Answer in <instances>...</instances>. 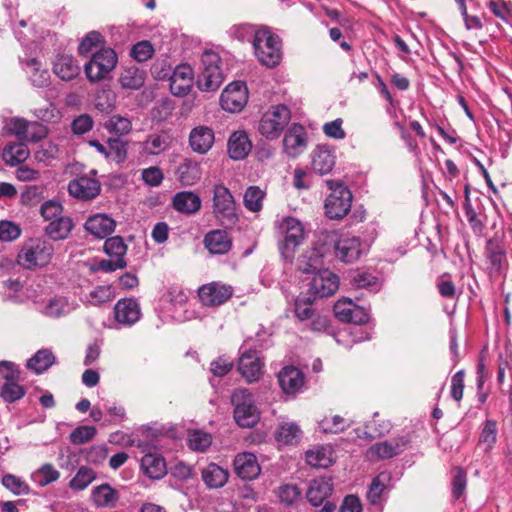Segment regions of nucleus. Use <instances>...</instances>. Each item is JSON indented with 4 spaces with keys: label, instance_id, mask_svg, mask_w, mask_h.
I'll list each match as a JSON object with an SVG mask.
<instances>
[{
    "label": "nucleus",
    "instance_id": "obj_10",
    "mask_svg": "<svg viewBox=\"0 0 512 512\" xmlns=\"http://www.w3.org/2000/svg\"><path fill=\"white\" fill-rule=\"evenodd\" d=\"M53 252V246L49 242L34 240L21 249L18 262L28 269L44 266L50 261Z\"/></svg>",
    "mask_w": 512,
    "mask_h": 512
},
{
    "label": "nucleus",
    "instance_id": "obj_43",
    "mask_svg": "<svg viewBox=\"0 0 512 512\" xmlns=\"http://www.w3.org/2000/svg\"><path fill=\"white\" fill-rule=\"evenodd\" d=\"M31 477L38 486L45 487L58 480L60 473L52 464L46 463L33 472Z\"/></svg>",
    "mask_w": 512,
    "mask_h": 512
},
{
    "label": "nucleus",
    "instance_id": "obj_33",
    "mask_svg": "<svg viewBox=\"0 0 512 512\" xmlns=\"http://www.w3.org/2000/svg\"><path fill=\"white\" fill-rule=\"evenodd\" d=\"M25 71L33 87L46 88L50 85L51 75L48 69L42 68L41 63L36 58L28 59L25 62Z\"/></svg>",
    "mask_w": 512,
    "mask_h": 512
},
{
    "label": "nucleus",
    "instance_id": "obj_29",
    "mask_svg": "<svg viewBox=\"0 0 512 512\" xmlns=\"http://www.w3.org/2000/svg\"><path fill=\"white\" fill-rule=\"evenodd\" d=\"M145 72L143 70L135 69L133 75L130 76V98L133 97L137 107H145L153 100V92L150 89L139 91L138 88L144 84Z\"/></svg>",
    "mask_w": 512,
    "mask_h": 512
},
{
    "label": "nucleus",
    "instance_id": "obj_19",
    "mask_svg": "<svg viewBox=\"0 0 512 512\" xmlns=\"http://www.w3.org/2000/svg\"><path fill=\"white\" fill-rule=\"evenodd\" d=\"M404 438L391 439L372 445L366 452L370 461H378L392 458L400 454L406 447Z\"/></svg>",
    "mask_w": 512,
    "mask_h": 512
},
{
    "label": "nucleus",
    "instance_id": "obj_6",
    "mask_svg": "<svg viewBox=\"0 0 512 512\" xmlns=\"http://www.w3.org/2000/svg\"><path fill=\"white\" fill-rule=\"evenodd\" d=\"M202 71L197 79V87L201 91L214 92L224 80L220 68V57L213 51H205L201 57Z\"/></svg>",
    "mask_w": 512,
    "mask_h": 512
},
{
    "label": "nucleus",
    "instance_id": "obj_9",
    "mask_svg": "<svg viewBox=\"0 0 512 512\" xmlns=\"http://www.w3.org/2000/svg\"><path fill=\"white\" fill-rule=\"evenodd\" d=\"M116 64V52L111 48H102L84 65V72L90 82H100L107 78Z\"/></svg>",
    "mask_w": 512,
    "mask_h": 512
},
{
    "label": "nucleus",
    "instance_id": "obj_46",
    "mask_svg": "<svg viewBox=\"0 0 512 512\" xmlns=\"http://www.w3.org/2000/svg\"><path fill=\"white\" fill-rule=\"evenodd\" d=\"M188 443L193 451L204 452L211 446L212 437L202 430H191L188 433Z\"/></svg>",
    "mask_w": 512,
    "mask_h": 512
},
{
    "label": "nucleus",
    "instance_id": "obj_63",
    "mask_svg": "<svg viewBox=\"0 0 512 512\" xmlns=\"http://www.w3.org/2000/svg\"><path fill=\"white\" fill-rule=\"evenodd\" d=\"M28 121L23 118H11L5 128L8 133L15 135L20 141H24Z\"/></svg>",
    "mask_w": 512,
    "mask_h": 512
},
{
    "label": "nucleus",
    "instance_id": "obj_17",
    "mask_svg": "<svg viewBox=\"0 0 512 512\" xmlns=\"http://www.w3.org/2000/svg\"><path fill=\"white\" fill-rule=\"evenodd\" d=\"M307 147L305 128L297 123L292 124L283 139L284 152L292 158L302 154Z\"/></svg>",
    "mask_w": 512,
    "mask_h": 512
},
{
    "label": "nucleus",
    "instance_id": "obj_35",
    "mask_svg": "<svg viewBox=\"0 0 512 512\" xmlns=\"http://www.w3.org/2000/svg\"><path fill=\"white\" fill-rule=\"evenodd\" d=\"M205 247L212 254H225L232 247V240L225 230H213L204 238Z\"/></svg>",
    "mask_w": 512,
    "mask_h": 512
},
{
    "label": "nucleus",
    "instance_id": "obj_52",
    "mask_svg": "<svg viewBox=\"0 0 512 512\" xmlns=\"http://www.w3.org/2000/svg\"><path fill=\"white\" fill-rule=\"evenodd\" d=\"M126 266V262L122 258L118 259H101L95 260L89 264V269L91 272H114L117 269H122Z\"/></svg>",
    "mask_w": 512,
    "mask_h": 512
},
{
    "label": "nucleus",
    "instance_id": "obj_18",
    "mask_svg": "<svg viewBox=\"0 0 512 512\" xmlns=\"http://www.w3.org/2000/svg\"><path fill=\"white\" fill-rule=\"evenodd\" d=\"M333 310L335 316L342 322L363 324L369 319L365 309L356 305L350 299L338 300Z\"/></svg>",
    "mask_w": 512,
    "mask_h": 512
},
{
    "label": "nucleus",
    "instance_id": "obj_45",
    "mask_svg": "<svg viewBox=\"0 0 512 512\" xmlns=\"http://www.w3.org/2000/svg\"><path fill=\"white\" fill-rule=\"evenodd\" d=\"M26 394V389L20 385V381L3 383L0 389V397L5 403H14L22 399Z\"/></svg>",
    "mask_w": 512,
    "mask_h": 512
},
{
    "label": "nucleus",
    "instance_id": "obj_1",
    "mask_svg": "<svg viewBox=\"0 0 512 512\" xmlns=\"http://www.w3.org/2000/svg\"><path fill=\"white\" fill-rule=\"evenodd\" d=\"M107 128L111 133L108 147L97 140H92L89 144L104 155L105 158L121 163L126 159L128 151V118L112 116L107 124Z\"/></svg>",
    "mask_w": 512,
    "mask_h": 512
},
{
    "label": "nucleus",
    "instance_id": "obj_36",
    "mask_svg": "<svg viewBox=\"0 0 512 512\" xmlns=\"http://www.w3.org/2000/svg\"><path fill=\"white\" fill-rule=\"evenodd\" d=\"M91 500L98 508L115 507L119 500V493L109 484L95 486L91 491Z\"/></svg>",
    "mask_w": 512,
    "mask_h": 512
},
{
    "label": "nucleus",
    "instance_id": "obj_13",
    "mask_svg": "<svg viewBox=\"0 0 512 512\" xmlns=\"http://www.w3.org/2000/svg\"><path fill=\"white\" fill-rule=\"evenodd\" d=\"M368 249V245L357 236H344L335 245V256L344 263H353Z\"/></svg>",
    "mask_w": 512,
    "mask_h": 512
},
{
    "label": "nucleus",
    "instance_id": "obj_20",
    "mask_svg": "<svg viewBox=\"0 0 512 512\" xmlns=\"http://www.w3.org/2000/svg\"><path fill=\"white\" fill-rule=\"evenodd\" d=\"M188 142L193 152L204 155L213 147L215 142V133L212 128L205 125H199L190 131Z\"/></svg>",
    "mask_w": 512,
    "mask_h": 512
},
{
    "label": "nucleus",
    "instance_id": "obj_37",
    "mask_svg": "<svg viewBox=\"0 0 512 512\" xmlns=\"http://www.w3.org/2000/svg\"><path fill=\"white\" fill-rule=\"evenodd\" d=\"M56 361V357L51 349L44 348L38 350L31 358L27 360V369L36 374H42L47 371Z\"/></svg>",
    "mask_w": 512,
    "mask_h": 512
},
{
    "label": "nucleus",
    "instance_id": "obj_38",
    "mask_svg": "<svg viewBox=\"0 0 512 512\" xmlns=\"http://www.w3.org/2000/svg\"><path fill=\"white\" fill-rule=\"evenodd\" d=\"M30 151L23 141L18 143H10L6 145L2 151V159L9 166H16L29 157Z\"/></svg>",
    "mask_w": 512,
    "mask_h": 512
},
{
    "label": "nucleus",
    "instance_id": "obj_28",
    "mask_svg": "<svg viewBox=\"0 0 512 512\" xmlns=\"http://www.w3.org/2000/svg\"><path fill=\"white\" fill-rule=\"evenodd\" d=\"M252 149V142L245 131H235L228 140V154L233 160H243Z\"/></svg>",
    "mask_w": 512,
    "mask_h": 512
},
{
    "label": "nucleus",
    "instance_id": "obj_4",
    "mask_svg": "<svg viewBox=\"0 0 512 512\" xmlns=\"http://www.w3.org/2000/svg\"><path fill=\"white\" fill-rule=\"evenodd\" d=\"M213 214L226 228L233 227L239 220L234 197L223 184H216L213 188Z\"/></svg>",
    "mask_w": 512,
    "mask_h": 512
},
{
    "label": "nucleus",
    "instance_id": "obj_7",
    "mask_svg": "<svg viewBox=\"0 0 512 512\" xmlns=\"http://www.w3.org/2000/svg\"><path fill=\"white\" fill-rule=\"evenodd\" d=\"M291 112L285 105L272 106L261 117L258 130L266 139H277L289 124Z\"/></svg>",
    "mask_w": 512,
    "mask_h": 512
},
{
    "label": "nucleus",
    "instance_id": "obj_60",
    "mask_svg": "<svg viewBox=\"0 0 512 512\" xmlns=\"http://www.w3.org/2000/svg\"><path fill=\"white\" fill-rule=\"evenodd\" d=\"M63 207L58 201H45L40 208V213L46 221H53L62 217Z\"/></svg>",
    "mask_w": 512,
    "mask_h": 512
},
{
    "label": "nucleus",
    "instance_id": "obj_16",
    "mask_svg": "<svg viewBox=\"0 0 512 512\" xmlns=\"http://www.w3.org/2000/svg\"><path fill=\"white\" fill-rule=\"evenodd\" d=\"M194 72L190 65L180 64L176 66L169 77L170 91L177 97L187 95L193 85Z\"/></svg>",
    "mask_w": 512,
    "mask_h": 512
},
{
    "label": "nucleus",
    "instance_id": "obj_30",
    "mask_svg": "<svg viewBox=\"0 0 512 512\" xmlns=\"http://www.w3.org/2000/svg\"><path fill=\"white\" fill-rule=\"evenodd\" d=\"M172 206L180 213L191 215L201 209V199L192 191H181L173 196Z\"/></svg>",
    "mask_w": 512,
    "mask_h": 512
},
{
    "label": "nucleus",
    "instance_id": "obj_49",
    "mask_svg": "<svg viewBox=\"0 0 512 512\" xmlns=\"http://www.w3.org/2000/svg\"><path fill=\"white\" fill-rule=\"evenodd\" d=\"M300 433L301 431L295 423H284L278 428L276 438L284 444H294L300 439Z\"/></svg>",
    "mask_w": 512,
    "mask_h": 512
},
{
    "label": "nucleus",
    "instance_id": "obj_41",
    "mask_svg": "<svg viewBox=\"0 0 512 512\" xmlns=\"http://www.w3.org/2000/svg\"><path fill=\"white\" fill-rule=\"evenodd\" d=\"M171 144V137L166 132L153 134L142 143V150L148 155H158L167 150Z\"/></svg>",
    "mask_w": 512,
    "mask_h": 512
},
{
    "label": "nucleus",
    "instance_id": "obj_50",
    "mask_svg": "<svg viewBox=\"0 0 512 512\" xmlns=\"http://www.w3.org/2000/svg\"><path fill=\"white\" fill-rule=\"evenodd\" d=\"M2 485L15 495H26L30 492L29 485L20 477L6 474L2 477Z\"/></svg>",
    "mask_w": 512,
    "mask_h": 512
},
{
    "label": "nucleus",
    "instance_id": "obj_24",
    "mask_svg": "<svg viewBox=\"0 0 512 512\" xmlns=\"http://www.w3.org/2000/svg\"><path fill=\"white\" fill-rule=\"evenodd\" d=\"M233 464L236 474L243 480H254L261 472L256 456L250 452L237 454Z\"/></svg>",
    "mask_w": 512,
    "mask_h": 512
},
{
    "label": "nucleus",
    "instance_id": "obj_15",
    "mask_svg": "<svg viewBox=\"0 0 512 512\" xmlns=\"http://www.w3.org/2000/svg\"><path fill=\"white\" fill-rule=\"evenodd\" d=\"M339 287V278L328 269L317 271L310 283L309 291L314 297L324 298L333 295Z\"/></svg>",
    "mask_w": 512,
    "mask_h": 512
},
{
    "label": "nucleus",
    "instance_id": "obj_21",
    "mask_svg": "<svg viewBox=\"0 0 512 512\" xmlns=\"http://www.w3.org/2000/svg\"><path fill=\"white\" fill-rule=\"evenodd\" d=\"M332 492L333 483L331 478L319 477L310 481L306 498L312 506L319 507L329 501L328 498L332 495Z\"/></svg>",
    "mask_w": 512,
    "mask_h": 512
},
{
    "label": "nucleus",
    "instance_id": "obj_12",
    "mask_svg": "<svg viewBox=\"0 0 512 512\" xmlns=\"http://www.w3.org/2000/svg\"><path fill=\"white\" fill-rule=\"evenodd\" d=\"M248 101L247 87L242 82L229 84L221 93V107L229 112L241 111Z\"/></svg>",
    "mask_w": 512,
    "mask_h": 512
},
{
    "label": "nucleus",
    "instance_id": "obj_54",
    "mask_svg": "<svg viewBox=\"0 0 512 512\" xmlns=\"http://www.w3.org/2000/svg\"><path fill=\"white\" fill-rule=\"evenodd\" d=\"M154 55V47L148 40H143L130 49V57H133L138 62H145L152 58Z\"/></svg>",
    "mask_w": 512,
    "mask_h": 512
},
{
    "label": "nucleus",
    "instance_id": "obj_2",
    "mask_svg": "<svg viewBox=\"0 0 512 512\" xmlns=\"http://www.w3.org/2000/svg\"><path fill=\"white\" fill-rule=\"evenodd\" d=\"M252 45L255 56L263 66L273 68L280 63L282 59L281 39L267 27L257 30Z\"/></svg>",
    "mask_w": 512,
    "mask_h": 512
},
{
    "label": "nucleus",
    "instance_id": "obj_47",
    "mask_svg": "<svg viewBox=\"0 0 512 512\" xmlns=\"http://www.w3.org/2000/svg\"><path fill=\"white\" fill-rule=\"evenodd\" d=\"M265 193L257 186H250L244 193V206L251 212H258L262 209V202Z\"/></svg>",
    "mask_w": 512,
    "mask_h": 512
},
{
    "label": "nucleus",
    "instance_id": "obj_22",
    "mask_svg": "<svg viewBox=\"0 0 512 512\" xmlns=\"http://www.w3.org/2000/svg\"><path fill=\"white\" fill-rule=\"evenodd\" d=\"M52 71L62 81H72L80 74L78 61L69 54H57L52 61Z\"/></svg>",
    "mask_w": 512,
    "mask_h": 512
},
{
    "label": "nucleus",
    "instance_id": "obj_57",
    "mask_svg": "<svg viewBox=\"0 0 512 512\" xmlns=\"http://www.w3.org/2000/svg\"><path fill=\"white\" fill-rule=\"evenodd\" d=\"M48 134L47 127L36 121H28L24 141L38 142Z\"/></svg>",
    "mask_w": 512,
    "mask_h": 512
},
{
    "label": "nucleus",
    "instance_id": "obj_58",
    "mask_svg": "<svg viewBox=\"0 0 512 512\" xmlns=\"http://www.w3.org/2000/svg\"><path fill=\"white\" fill-rule=\"evenodd\" d=\"M0 378L4 383L21 381V371L19 367L11 361H0Z\"/></svg>",
    "mask_w": 512,
    "mask_h": 512
},
{
    "label": "nucleus",
    "instance_id": "obj_14",
    "mask_svg": "<svg viewBox=\"0 0 512 512\" xmlns=\"http://www.w3.org/2000/svg\"><path fill=\"white\" fill-rule=\"evenodd\" d=\"M233 294V288L220 282H211L202 285L198 296L204 306L214 307L227 302Z\"/></svg>",
    "mask_w": 512,
    "mask_h": 512
},
{
    "label": "nucleus",
    "instance_id": "obj_3",
    "mask_svg": "<svg viewBox=\"0 0 512 512\" xmlns=\"http://www.w3.org/2000/svg\"><path fill=\"white\" fill-rule=\"evenodd\" d=\"M279 250L282 257L292 261L296 249L304 242L306 231L300 220L294 217H285L279 223Z\"/></svg>",
    "mask_w": 512,
    "mask_h": 512
},
{
    "label": "nucleus",
    "instance_id": "obj_40",
    "mask_svg": "<svg viewBox=\"0 0 512 512\" xmlns=\"http://www.w3.org/2000/svg\"><path fill=\"white\" fill-rule=\"evenodd\" d=\"M73 228V222L70 217L62 216L55 219L45 227L46 234L53 240L66 239Z\"/></svg>",
    "mask_w": 512,
    "mask_h": 512
},
{
    "label": "nucleus",
    "instance_id": "obj_31",
    "mask_svg": "<svg viewBox=\"0 0 512 512\" xmlns=\"http://www.w3.org/2000/svg\"><path fill=\"white\" fill-rule=\"evenodd\" d=\"M202 176L200 164L193 159H185L176 169L177 180L183 186L195 185Z\"/></svg>",
    "mask_w": 512,
    "mask_h": 512
},
{
    "label": "nucleus",
    "instance_id": "obj_64",
    "mask_svg": "<svg viewBox=\"0 0 512 512\" xmlns=\"http://www.w3.org/2000/svg\"><path fill=\"white\" fill-rule=\"evenodd\" d=\"M68 304L64 298H53L45 307V314L50 317H60L67 312Z\"/></svg>",
    "mask_w": 512,
    "mask_h": 512
},
{
    "label": "nucleus",
    "instance_id": "obj_34",
    "mask_svg": "<svg viewBox=\"0 0 512 512\" xmlns=\"http://www.w3.org/2000/svg\"><path fill=\"white\" fill-rule=\"evenodd\" d=\"M201 477L209 489H218L227 483L229 472L216 463H209L202 469Z\"/></svg>",
    "mask_w": 512,
    "mask_h": 512
},
{
    "label": "nucleus",
    "instance_id": "obj_39",
    "mask_svg": "<svg viewBox=\"0 0 512 512\" xmlns=\"http://www.w3.org/2000/svg\"><path fill=\"white\" fill-rule=\"evenodd\" d=\"M305 459L313 468H328L333 463L332 449L324 446L314 447L306 452Z\"/></svg>",
    "mask_w": 512,
    "mask_h": 512
},
{
    "label": "nucleus",
    "instance_id": "obj_25",
    "mask_svg": "<svg viewBox=\"0 0 512 512\" xmlns=\"http://www.w3.org/2000/svg\"><path fill=\"white\" fill-rule=\"evenodd\" d=\"M278 382L284 393L295 394L304 385V375L298 368L287 366L278 373Z\"/></svg>",
    "mask_w": 512,
    "mask_h": 512
},
{
    "label": "nucleus",
    "instance_id": "obj_32",
    "mask_svg": "<svg viewBox=\"0 0 512 512\" xmlns=\"http://www.w3.org/2000/svg\"><path fill=\"white\" fill-rule=\"evenodd\" d=\"M86 231L97 238H105L114 231L115 221L105 214H96L87 219Z\"/></svg>",
    "mask_w": 512,
    "mask_h": 512
},
{
    "label": "nucleus",
    "instance_id": "obj_61",
    "mask_svg": "<svg viewBox=\"0 0 512 512\" xmlns=\"http://www.w3.org/2000/svg\"><path fill=\"white\" fill-rule=\"evenodd\" d=\"M21 234V229L18 225L11 221H0V241L10 242L17 239Z\"/></svg>",
    "mask_w": 512,
    "mask_h": 512
},
{
    "label": "nucleus",
    "instance_id": "obj_62",
    "mask_svg": "<svg viewBox=\"0 0 512 512\" xmlns=\"http://www.w3.org/2000/svg\"><path fill=\"white\" fill-rule=\"evenodd\" d=\"M497 427L496 423L492 420H487L483 426L482 432L479 437V443L486 444V449H490L496 442Z\"/></svg>",
    "mask_w": 512,
    "mask_h": 512
},
{
    "label": "nucleus",
    "instance_id": "obj_5",
    "mask_svg": "<svg viewBox=\"0 0 512 512\" xmlns=\"http://www.w3.org/2000/svg\"><path fill=\"white\" fill-rule=\"evenodd\" d=\"M231 401L234 405V419L240 427L250 428L257 424L260 415L252 393L245 388H238L233 392Z\"/></svg>",
    "mask_w": 512,
    "mask_h": 512
},
{
    "label": "nucleus",
    "instance_id": "obj_23",
    "mask_svg": "<svg viewBox=\"0 0 512 512\" xmlns=\"http://www.w3.org/2000/svg\"><path fill=\"white\" fill-rule=\"evenodd\" d=\"M100 183L98 180L81 176L72 180L68 185L70 195L82 200H90L100 193Z\"/></svg>",
    "mask_w": 512,
    "mask_h": 512
},
{
    "label": "nucleus",
    "instance_id": "obj_53",
    "mask_svg": "<svg viewBox=\"0 0 512 512\" xmlns=\"http://www.w3.org/2000/svg\"><path fill=\"white\" fill-rule=\"evenodd\" d=\"M97 433V430L93 426L82 425L75 428L69 435L71 443L75 445H81L92 440Z\"/></svg>",
    "mask_w": 512,
    "mask_h": 512
},
{
    "label": "nucleus",
    "instance_id": "obj_8",
    "mask_svg": "<svg viewBox=\"0 0 512 512\" xmlns=\"http://www.w3.org/2000/svg\"><path fill=\"white\" fill-rule=\"evenodd\" d=\"M327 185L331 193L325 200V213L330 219H341L351 208L352 194L349 189L341 183L329 180L327 181Z\"/></svg>",
    "mask_w": 512,
    "mask_h": 512
},
{
    "label": "nucleus",
    "instance_id": "obj_51",
    "mask_svg": "<svg viewBox=\"0 0 512 512\" xmlns=\"http://www.w3.org/2000/svg\"><path fill=\"white\" fill-rule=\"evenodd\" d=\"M127 246L120 236H114L106 239L104 244L105 253L111 258H122L124 259V255L126 253Z\"/></svg>",
    "mask_w": 512,
    "mask_h": 512
},
{
    "label": "nucleus",
    "instance_id": "obj_27",
    "mask_svg": "<svg viewBox=\"0 0 512 512\" xmlns=\"http://www.w3.org/2000/svg\"><path fill=\"white\" fill-rule=\"evenodd\" d=\"M261 367L260 359L254 350L244 352L239 359L238 370L248 382L256 381L260 377Z\"/></svg>",
    "mask_w": 512,
    "mask_h": 512
},
{
    "label": "nucleus",
    "instance_id": "obj_44",
    "mask_svg": "<svg viewBox=\"0 0 512 512\" xmlns=\"http://www.w3.org/2000/svg\"><path fill=\"white\" fill-rule=\"evenodd\" d=\"M96 478L93 469L87 466H81L76 475L70 480L69 487L72 490L82 491L89 486Z\"/></svg>",
    "mask_w": 512,
    "mask_h": 512
},
{
    "label": "nucleus",
    "instance_id": "obj_48",
    "mask_svg": "<svg viewBox=\"0 0 512 512\" xmlns=\"http://www.w3.org/2000/svg\"><path fill=\"white\" fill-rule=\"evenodd\" d=\"M350 423L339 415L325 417L319 422V428L324 433L337 434L344 431Z\"/></svg>",
    "mask_w": 512,
    "mask_h": 512
},
{
    "label": "nucleus",
    "instance_id": "obj_26",
    "mask_svg": "<svg viewBox=\"0 0 512 512\" xmlns=\"http://www.w3.org/2000/svg\"><path fill=\"white\" fill-rule=\"evenodd\" d=\"M335 165V155L332 149L327 145H318L311 154L312 169L325 175L332 171Z\"/></svg>",
    "mask_w": 512,
    "mask_h": 512
},
{
    "label": "nucleus",
    "instance_id": "obj_56",
    "mask_svg": "<svg viewBox=\"0 0 512 512\" xmlns=\"http://www.w3.org/2000/svg\"><path fill=\"white\" fill-rule=\"evenodd\" d=\"M101 43L102 35L97 31H91L80 42L78 52L82 56H88L92 53L93 48L98 47Z\"/></svg>",
    "mask_w": 512,
    "mask_h": 512
},
{
    "label": "nucleus",
    "instance_id": "obj_11",
    "mask_svg": "<svg viewBox=\"0 0 512 512\" xmlns=\"http://www.w3.org/2000/svg\"><path fill=\"white\" fill-rule=\"evenodd\" d=\"M137 445L142 448V452L145 453L140 459V468L144 475L151 479L159 480L163 478L167 473L166 462L164 458L157 453L152 451L151 447L143 446L140 440H136L134 433L130 437V446Z\"/></svg>",
    "mask_w": 512,
    "mask_h": 512
},
{
    "label": "nucleus",
    "instance_id": "obj_55",
    "mask_svg": "<svg viewBox=\"0 0 512 512\" xmlns=\"http://www.w3.org/2000/svg\"><path fill=\"white\" fill-rule=\"evenodd\" d=\"M486 256L495 271H500L503 262L505 261L504 250L496 243L489 242L486 247Z\"/></svg>",
    "mask_w": 512,
    "mask_h": 512
},
{
    "label": "nucleus",
    "instance_id": "obj_59",
    "mask_svg": "<svg viewBox=\"0 0 512 512\" xmlns=\"http://www.w3.org/2000/svg\"><path fill=\"white\" fill-rule=\"evenodd\" d=\"M388 479V476L384 473L379 474L375 477L369 487L367 497L369 501L373 504L377 503L380 499L383 491L385 490V481Z\"/></svg>",
    "mask_w": 512,
    "mask_h": 512
},
{
    "label": "nucleus",
    "instance_id": "obj_42",
    "mask_svg": "<svg viewBox=\"0 0 512 512\" xmlns=\"http://www.w3.org/2000/svg\"><path fill=\"white\" fill-rule=\"evenodd\" d=\"M322 253L317 249H310L305 251L298 259V268L303 273L315 274L322 266Z\"/></svg>",
    "mask_w": 512,
    "mask_h": 512
}]
</instances>
